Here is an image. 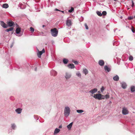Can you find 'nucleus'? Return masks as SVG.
Instances as JSON below:
<instances>
[{
  "mask_svg": "<svg viewBox=\"0 0 135 135\" xmlns=\"http://www.w3.org/2000/svg\"><path fill=\"white\" fill-rule=\"evenodd\" d=\"M70 112V110L68 106L65 107L64 109V115L65 117L67 118L69 115Z\"/></svg>",
  "mask_w": 135,
  "mask_h": 135,
  "instance_id": "f257e3e1",
  "label": "nucleus"
},
{
  "mask_svg": "<svg viewBox=\"0 0 135 135\" xmlns=\"http://www.w3.org/2000/svg\"><path fill=\"white\" fill-rule=\"evenodd\" d=\"M50 32L51 35L52 36L56 37L57 36L58 31L56 28H54L51 29L50 30Z\"/></svg>",
  "mask_w": 135,
  "mask_h": 135,
  "instance_id": "f03ea898",
  "label": "nucleus"
},
{
  "mask_svg": "<svg viewBox=\"0 0 135 135\" xmlns=\"http://www.w3.org/2000/svg\"><path fill=\"white\" fill-rule=\"evenodd\" d=\"M21 28L20 27H18L16 28V34H18L19 35H16L17 36H21L22 35V33H21Z\"/></svg>",
  "mask_w": 135,
  "mask_h": 135,
  "instance_id": "7ed1b4c3",
  "label": "nucleus"
},
{
  "mask_svg": "<svg viewBox=\"0 0 135 135\" xmlns=\"http://www.w3.org/2000/svg\"><path fill=\"white\" fill-rule=\"evenodd\" d=\"M93 97L95 99H98L99 100H101V97H102V94H95L93 96Z\"/></svg>",
  "mask_w": 135,
  "mask_h": 135,
  "instance_id": "20e7f679",
  "label": "nucleus"
},
{
  "mask_svg": "<svg viewBox=\"0 0 135 135\" xmlns=\"http://www.w3.org/2000/svg\"><path fill=\"white\" fill-rule=\"evenodd\" d=\"M45 50L44 49H43L41 51H39L38 50V52L37 53V55L38 57L40 58L41 57V56L43 53H45Z\"/></svg>",
  "mask_w": 135,
  "mask_h": 135,
  "instance_id": "39448f33",
  "label": "nucleus"
},
{
  "mask_svg": "<svg viewBox=\"0 0 135 135\" xmlns=\"http://www.w3.org/2000/svg\"><path fill=\"white\" fill-rule=\"evenodd\" d=\"M122 113L123 115H126L128 113V111L127 108L124 107L123 108Z\"/></svg>",
  "mask_w": 135,
  "mask_h": 135,
  "instance_id": "423d86ee",
  "label": "nucleus"
},
{
  "mask_svg": "<svg viewBox=\"0 0 135 135\" xmlns=\"http://www.w3.org/2000/svg\"><path fill=\"white\" fill-rule=\"evenodd\" d=\"M71 73L66 72L65 73V78L66 79H68L70 78L71 76Z\"/></svg>",
  "mask_w": 135,
  "mask_h": 135,
  "instance_id": "0eeeda50",
  "label": "nucleus"
},
{
  "mask_svg": "<svg viewBox=\"0 0 135 135\" xmlns=\"http://www.w3.org/2000/svg\"><path fill=\"white\" fill-rule=\"evenodd\" d=\"M0 23L1 26L4 28H7L8 27V26L5 24L3 21H0Z\"/></svg>",
  "mask_w": 135,
  "mask_h": 135,
  "instance_id": "6e6552de",
  "label": "nucleus"
},
{
  "mask_svg": "<svg viewBox=\"0 0 135 135\" xmlns=\"http://www.w3.org/2000/svg\"><path fill=\"white\" fill-rule=\"evenodd\" d=\"M97 91V89L96 88H95L90 90L89 92L93 94L96 93Z\"/></svg>",
  "mask_w": 135,
  "mask_h": 135,
  "instance_id": "1a4fd4ad",
  "label": "nucleus"
},
{
  "mask_svg": "<svg viewBox=\"0 0 135 135\" xmlns=\"http://www.w3.org/2000/svg\"><path fill=\"white\" fill-rule=\"evenodd\" d=\"M50 74L51 75L55 76L56 75L57 73L56 71L54 70H52L50 71Z\"/></svg>",
  "mask_w": 135,
  "mask_h": 135,
  "instance_id": "9d476101",
  "label": "nucleus"
},
{
  "mask_svg": "<svg viewBox=\"0 0 135 135\" xmlns=\"http://www.w3.org/2000/svg\"><path fill=\"white\" fill-rule=\"evenodd\" d=\"M120 84L121 85V86L124 89L126 88L127 85L125 82H121Z\"/></svg>",
  "mask_w": 135,
  "mask_h": 135,
  "instance_id": "9b49d317",
  "label": "nucleus"
},
{
  "mask_svg": "<svg viewBox=\"0 0 135 135\" xmlns=\"http://www.w3.org/2000/svg\"><path fill=\"white\" fill-rule=\"evenodd\" d=\"M66 25L68 27L71 26L72 25L71 22L70 20H67L66 22Z\"/></svg>",
  "mask_w": 135,
  "mask_h": 135,
  "instance_id": "f8f14e48",
  "label": "nucleus"
},
{
  "mask_svg": "<svg viewBox=\"0 0 135 135\" xmlns=\"http://www.w3.org/2000/svg\"><path fill=\"white\" fill-rule=\"evenodd\" d=\"M22 110V109L18 108L15 109V111L17 114H20Z\"/></svg>",
  "mask_w": 135,
  "mask_h": 135,
  "instance_id": "ddd939ff",
  "label": "nucleus"
},
{
  "mask_svg": "<svg viewBox=\"0 0 135 135\" xmlns=\"http://www.w3.org/2000/svg\"><path fill=\"white\" fill-rule=\"evenodd\" d=\"M7 23L9 27H12L13 26V25L14 24V22L12 21H10L8 22H7Z\"/></svg>",
  "mask_w": 135,
  "mask_h": 135,
  "instance_id": "4468645a",
  "label": "nucleus"
},
{
  "mask_svg": "<svg viewBox=\"0 0 135 135\" xmlns=\"http://www.w3.org/2000/svg\"><path fill=\"white\" fill-rule=\"evenodd\" d=\"M98 64L99 65L102 66L104 65V62L103 60H99L98 62Z\"/></svg>",
  "mask_w": 135,
  "mask_h": 135,
  "instance_id": "2eb2a0df",
  "label": "nucleus"
},
{
  "mask_svg": "<svg viewBox=\"0 0 135 135\" xmlns=\"http://www.w3.org/2000/svg\"><path fill=\"white\" fill-rule=\"evenodd\" d=\"M104 69L105 70L107 71V72H109L111 70L110 68L108 67L107 65L105 66Z\"/></svg>",
  "mask_w": 135,
  "mask_h": 135,
  "instance_id": "dca6fc26",
  "label": "nucleus"
},
{
  "mask_svg": "<svg viewBox=\"0 0 135 135\" xmlns=\"http://www.w3.org/2000/svg\"><path fill=\"white\" fill-rule=\"evenodd\" d=\"M68 67L69 68L72 69L75 67L74 65L73 64H69L68 65Z\"/></svg>",
  "mask_w": 135,
  "mask_h": 135,
  "instance_id": "f3484780",
  "label": "nucleus"
},
{
  "mask_svg": "<svg viewBox=\"0 0 135 135\" xmlns=\"http://www.w3.org/2000/svg\"><path fill=\"white\" fill-rule=\"evenodd\" d=\"M113 79L114 81H117L119 80V78L118 75H116L113 77Z\"/></svg>",
  "mask_w": 135,
  "mask_h": 135,
  "instance_id": "a211bd4d",
  "label": "nucleus"
},
{
  "mask_svg": "<svg viewBox=\"0 0 135 135\" xmlns=\"http://www.w3.org/2000/svg\"><path fill=\"white\" fill-rule=\"evenodd\" d=\"M9 6L8 4L7 3L4 4L2 6V7L3 8L6 9Z\"/></svg>",
  "mask_w": 135,
  "mask_h": 135,
  "instance_id": "6ab92c4d",
  "label": "nucleus"
},
{
  "mask_svg": "<svg viewBox=\"0 0 135 135\" xmlns=\"http://www.w3.org/2000/svg\"><path fill=\"white\" fill-rule=\"evenodd\" d=\"M60 130L57 128H56L54 131V134H57L60 132Z\"/></svg>",
  "mask_w": 135,
  "mask_h": 135,
  "instance_id": "aec40b11",
  "label": "nucleus"
},
{
  "mask_svg": "<svg viewBox=\"0 0 135 135\" xmlns=\"http://www.w3.org/2000/svg\"><path fill=\"white\" fill-rule=\"evenodd\" d=\"M131 91L132 92L135 91V86H132L131 87Z\"/></svg>",
  "mask_w": 135,
  "mask_h": 135,
  "instance_id": "412c9836",
  "label": "nucleus"
},
{
  "mask_svg": "<svg viewBox=\"0 0 135 135\" xmlns=\"http://www.w3.org/2000/svg\"><path fill=\"white\" fill-rule=\"evenodd\" d=\"M73 122H71L67 126V127L69 129H70L72 127Z\"/></svg>",
  "mask_w": 135,
  "mask_h": 135,
  "instance_id": "4be33fe9",
  "label": "nucleus"
},
{
  "mask_svg": "<svg viewBox=\"0 0 135 135\" xmlns=\"http://www.w3.org/2000/svg\"><path fill=\"white\" fill-rule=\"evenodd\" d=\"M13 29H14V28L13 27H11L8 29H7L6 30V32H8L9 31H11L13 30Z\"/></svg>",
  "mask_w": 135,
  "mask_h": 135,
  "instance_id": "5701e85b",
  "label": "nucleus"
},
{
  "mask_svg": "<svg viewBox=\"0 0 135 135\" xmlns=\"http://www.w3.org/2000/svg\"><path fill=\"white\" fill-rule=\"evenodd\" d=\"M63 61L64 64H66L68 62V59L64 58L63 59Z\"/></svg>",
  "mask_w": 135,
  "mask_h": 135,
  "instance_id": "b1692460",
  "label": "nucleus"
},
{
  "mask_svg": "<svg viewBox=\"0 0 135 135\" xmlns=\"http://www.w3.org/2000/svg\"><path fill=\"white\" fill-rule=\"evenodd\" d=\"M16 126L14 123L12 124H11V127L12 129L14 130L15 128H16Z\"/></svg>",
  "mask_w": 135,
  "mask_h": 135,
  "instance_id": "393cba45",
  "label": "nucleus"
},
{
  "mask_svg": "<svg viewBox=\"0 0 135 135\" xmlns=\"http://www.w3.org/2000/svg\"><path fill=\"white\" fill-rule=\"evenodd\" d=\"M83 73L86 75L88 73V71L86 69H85L83 70Z\"/></svg>",
  "mask_w": 135,
  "mask_h": 135,
  "instance_id": "a878e982",
  "label": "nucleus"
},
{
  "mask_svg": "<svg viewBox=\"0 0 135 135\" xmlns=\"http://www.w3.org/2000/svg\"><path fill=\"white\" fill-rule=\"evenodd\" d=\"M97 13V15L99 16H102V14L99 11H97L96 12Z\"/></svg>",
  "mask_w": 135,
  "mask_h": 135,
  "instance_id": "bb28decb",
  "label": "nucleus"
},
{
  "mask_svg": "<svg viewBox=\"0 0 135 135\" xmlns=\"http://www.w3.org/2000/svg\"><path fill=\"white\" fill-rule=\"evenodd\" d=\"M119 42L117 41H115L113 43V45L114 46H117L119 45Z\"/></svg>",
  "mask_w": 135,
  "mask_h": 135,
  "instance_id": "cd10ccee",
  "label": "nucleus"
},
{
  "mask_svg": "<svg viewBox=\"0 0 135 135\" xmlns=\"http://www.w3.org/2000/svg\"><path fill=\"white\" fill-rule=\"evenodd\" d=\"M76 112L78 113H81L83 112L84 111L82 110H77Z\"/></svg>",
  "mask_w": 135,
  "mask_h": 135,
  "instance_id": "c85d7f7f",
  "label": "nucleus"
},
{
  "mask_svg": "<svg viewBox=\"0 0 135 135\" xmlns=\"http://www.w3.org/2000/svg\"><path fill=\"white\" fill-rule=\"evenodd\" d=\"M76 75L78 77L80 78L81 77V74L79 72H78L76 73Z\"/></svg>",
  "mask_w": 135,
  "mask_h": 135,
  "instance_id": "c756f323",
  "label": "nucleus"
},
{
  "mask_svg": "<svg viewBox=\"0 0 135 135\" xmlns=\"http://www.w3.org/2000/svg\"><path fill=\"white\" fill-rule=\"evenodd\" d=\"M74 10V8L73 7H71V9L69 10H68V12H69L71 13V12H72Z\"/></svg>",
  "mask_w": 135,
  "mask_h": 135,
  "instance_id": "7c9ffc66",
  "label": "nucleus"
},
{
  "mask_svg": "<svg viewBox=\"0 0 135 135\" xmlns=\"http://www.w3.org/2000/svg\"><path fill=\"white\" fill-rule=\"evenodd\" d=\"M54 10L55 11H60V12H62L63 14L64 13V11H60V10L59 9H58L57 8H55V9Z\"/></svg>",
  "mask_w": 135,
  "mask_h": 135,
  "instance_id": "2f4dec72",
  "label": "nucleus"
},
{
  "mask_svg": "<svg viewBox=\"0 0 135 135\" xmlns=\"http://www.w3.org/2000/svg\"><path fill=\"white\" fill-rule=\"evenodd\" d=\"M34 117L35 119L36 120H38V116L36 115H35L34 116Z\"/></svg>",
  "mask_w": 135,
  "mask_h": 135,
  "instance_id": "473e14b6",
  "label": "nucleus"
},
{
  "mask_svg": "<svg viewBox=\"0 0 135 135\" xmlns=\"http://www.w3.org/2000/svg\"><path fill=\"white\" fill-rule=\"evenodd\" d=\"M30 31L32 33L34 31V29L32 27H31L30 28Z\"/></svg>",
  "mask_w": 135,
  "mask_h": 135,
  "instance_id": "72a5a7b5",
  "label": "nucleus"
},
{
  "mask_svg": "<svg viewBox=\"0 0 135 135\" xmlns=\"http://www.w3.org/2000/svg\"><path fill=\"white\" fill-rule=\"evenodd\" d=\"M129 59L130 61H132L133 60V57L131 56H130Z\"/></svg>",
  "mask_w": 135,
  "mask_h": 135,
  "instance_id": "f704fd0d",
  "label": "nucleus"
},
{
  "mask_svg": "<svg viewBox=\"0 0 135 135\" xmlns=\"http://www.w3.org/2000/svg\"><path fill=\"white\" fill-rule=\"evenodd\" d=\"M102 15L103 16L107 14V12L106 11H104L102 12Z\"/></svg>",
  "mask_w": 135,
  "mask_h": 135,
  "instance_id": "c9c22d12",
  "label": "nucleus"
},
{
  "mask_svg": "<svg viewBox=\"0 0 135 135\" xmlns=\"http://www.w3.org/2000/svg\"><path fill=\"white\" fill-rule=\"evenodd\" d=\"M131 27H132L131 30H132V32L133 33H134L135 32L134 29L132 26Z\"/></svg>",
  "mask_w": 135,
  "mask_h": 135,
  "instance_id": "e433bc0d",
  "label": "nucleus"
},
{
  "mask_svg": "<svg viewBox=\"0 0 135 135\" xmlns=\"http://www.w3.org/2000/svg\"><path fill=\"white\" fill-rule=\"evenodd\" d=\"M105 88L103 86H102L100 89V90L102 92H103Z\"/></svg>",
  "mask_w": 135,
  "mask_h": 135,
  "instance_id": "4c0bfd02",
  "label": "nucleus"
},
{
  "mask_svg": "<svg viewBox=\"0 0 135 135\" xmlns=\"http://www.w3.org/2000/svg\"><path fill=\"white\" fill-rule=\"evenodd\" d=\"M105 98L106 99H108L109 98V96L107 94L105 95Z\"/></svg>",
  "mask_w": 135,
  "mask_h": 135,
  "instance_id": "58836bf2",
  "label": "nucleus"
},
{
  "mask_svg": "<svg viewBox=\"0 0 135 135\" xmlns=\"http://www.w3.org/2000/svg\"><path fill=\"white\" fill-rule=\"evenodd\" d=\"M133 17L132 16H129L128 17V20H131L132 19Z\"/></svg>",
  "mask_w": 135,
  "mask_h": 135,
  "instance_id": "ea45409f",
  "label": "nucleus"
},
{
  "mask_svg": "<svg viewBox=\"0 0 135 135\" xmlns=\"http://www.w3.org/2000/svg\"><path fill=\"white\" fill-rule=\"evenodd\" d=\"M84 25H85V26L86 29V30L88 29L89 28H88V27L86 23H85Z\"/></svg>",
  "mask_w": 135,
  "mask_h": 135,
  "instance_id": "a19ab883",
  "label": "nucleus"
},
{
  "mask_svg": "<svg viewBox=\"0 0 135 135\" xmlns=\"http://www.w3.org/2000/svg\"><path fill=\"white\" fill-rule=\"evenodd\" d=\"M101 100L103 99H105V95H102V97H101Z\"/></svg>",
  "mask_w": 135,
  "mask_h": 135,
  "instance_id": "79ce46f5",
  "label": "nucleus"
},
{
  "mask_svg": "<svg viewBox=\"0 0 135 135\" xmlns=\"http://www.w3.org/2000/svg\"><path fill=\"white\" fill-rule=\"evenodd\" d=\"M132 7H133L134 6V2L132 0Z\"/></svg>",
  "mask_w": 135,
  "mask_h": 135,
  "instance_id": "37998d69",
  "label": "nucleus"
},
{
  "mask_svg": "<svg viewBox=\"0 0 135 135\" xmlns=\"http://www.w3.org/2000/svg\"><path fill=\"white\" fill-rule=\"evenodd\" d=\"M74 62V63H75V64H78V61H75Z\"/></svg>",
  "mask_w": 135,
  "mask_h": 135,
  "instance_id": "c03bdc74",
  "label": "nucleus"
},
{
  "mask_svg": "<svg viewBox=\"0 0 135 135\" xmlns=\"http://www.w3.org/2000/svg\"><path fill=\"white\" fill-rule=\"evenodd\" d=\"M34 0L36 3H37V2H38L39 1H40V0Z\"/></svg>",
  "mask_w": 135,
  "mask_h": 135,
  "instance_id": "a18cd8bd",
  "label": "nucleus"
},
{
  "mask_svg": "<svg viewBox=\"0 0 135 135\" xmlns=\"http://www.w3.org/2000/svg\"><path fill=\"white\" fill-rule=\"evenodd\" d=\"M62 125H60V126H59V128H62Z\"/></svg>",
  "mask_w": 135,
  "mask_h": 135,
  "instance_id": "49530a36",
  "label": "nucleus"
},
{
  "mask_svg": "<svg viewBox=\"0 0 135 135\" xmlns=\"http://www.w3.org/2000/svg\"><path fill=\"white\" fill-rule=\"evenodd\" d=\"M34 70L35 71H36L37 70V68L36 67H35V68Z\"/></svg>",
  "mask_w": 135,
  "mask_h": 135,
  "instance_id": "de8ad7c7",
  "label": "nucleus"
},
{
  "mask_svg": "<svg viewBox=\"0 0 135 135\" xmlns=\"http://www.w3.org/2000/svg\"><path fill=\"white\" fill-rule=\"evenodd\" d=\"M81 17L82 18V21H83V18L82 16H81Z\"/></svg>",
  "mask_w": 135,
  "mask_h": 135,
  "instance_id": "09e8293b",
  "label": "nucleus"
},
{
  "mask_svg": "<svg viewBox=\"0 0 135 135\" xmlns=\"http://www.w3.org/2000/svg\"><path fill=\"white\" fill-rule=\"evenodd\" d=\"M46 26L44 25H43L42 26V27H45Z\"/></svg>",
  "mask_w": 135,
  "mask_h": 135,
  "instance_id": "8fccbe9b",
  "label": "nucleus"
},
{
  "mask_svg": "<svg viewBox=\"0 0 135 135\" xmlns=\"http://www.w3.org/2000/svg\"><path fill=\"white\" fill-rule=\"evenodd\" d=\"M122 18V16H121V17H120V18Z\"/></svg>",
  "mask_w": 135,
  "mask_h": 135,
  "instance_id": "3c124183",
  "label": "nucleus"
},
{
  "mask_svg": "<svg viewBox=\"0 0 135 135\" xmlns=\"http://www.w3.org/2000/svg\"><path fill=\"white\" fill-rule=\"evenodd\" d=\"M12 47V45H11V47Z\"/></svg>",
  "mask_w": 135,
  "mask_h": 135,
  "instance_id": "603ef678",
  "label": "nucleus"
},
{
  "mask_svg": "<svg viewBox=\"0 0 135 135\" xmlns=\"http://www.w3.org/2000/svg\"><path fill=\"white\" fill-rule=\"evenodd\" d=\"M134 18H135V15L134 16Z\"/></svg>",
  "mask_w": 135,
  "mask_h": 135,
  "instance_id": "864d4df0",
  "label": "nucleus"
},
{
  "mask_svg": "<svg viewBox=\"0 0 135 135\" xmlns=\"http://www.w3.org/2000/svg\"><path fill=\"white\" fill-rule=\"evenodd\" d=\"M114 0V1H117V0Z\"/></svg>",
  "mask_w": 135,
  "mask_h": 135,
  "instance_id": "5fc2aeb1",
  "label": "nucleus"
},
{
  "mask_svg": "<svg viewBox=\"0 0 135 135\" xmlns=\"http://www.w3.org/2000/svg\"><path fill=\"white\" fill-rule=\"evenodd\" d=\"M25 8V7L24 8ZM23 8H22V9H23Z\"/></svg>",
  "mask_w": 135,
  "mask_h": 135,
  "instance_id": "6e6d98bb",
  "label": "nucleus"
}]
</instances>
